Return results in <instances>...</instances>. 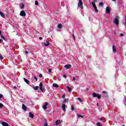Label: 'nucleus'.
Instances as JSON below:
<instances>
[{
    "instance_id": "1",
    "label": "nucleus",
    "mask_w": 126,
    "mask_h": 126,
    "mask_svg": "<svg viewBox=\"0 0 126 126\" xmlns=\"http://www.w3.org/2000/svg\"><path fill=\"white\" fill-rule=\"evenodd\" d=\"M119 19L120 17L119 16H117L114 20V23H115L116 26H119V25L120 24V21H119Z\"/></svg>"
},
{
    "instance_id": "2",
    "label": "nucleus",
    "mask_w": 126,
    "mask_h": 126,
    "mask_svg": "<svg viewBox=\"0 0 126 126\" xmlns=\"http://www.w3.org/2000/svg\"><path fill=\"white\" fill-rule=\"evenodd\" d=\"M78 7H80L81 9H83V3L82 2V0H79Z\"/></svg>"
},
{
    "instance_id": "3",
    "label": "nucleus",
    "mask_w": 126,
    "mask_h": 126,
    "mask_svg": "<svg viewBox=\"0 0 126 126\" xmlns=\"http://www.w3.org/2000/svg\"><path fill=\"white\" fill-rule=\"evenodd\" d=\"M93 96L94 97H97V99H101V95L99 94H96L95 93H94L93 94Z\"/></svg>"
},
{
    "instance_id": "4",
    "label": "nucleus",
    "mask_w": 126,
    "mask_h": 126,
    "mask_svg": "<svg viewBox=\"0 0 126 126\" xmlns=\"http://www.w3.org/2000/svg\"><path fill=\"white\" fill-rule=\"evenodd\" d=\"M92 4L94 8L95 12H98V9H97V7L96 6V4H95V2H92Z\"/></svg>"
},
{
    "instance_id": "5",
    "label": "nucleus",
    "mask_w": 126,
    "mask_h": 126,
    "mask_svg": "<svg viewBox=\"0 0 126 126\" xmlns=\"http://www.w3.org/2000/svg\"><path fill=\"white\" fill-rule=\"evenodd\" d=\"M20 15H21V16H26V13H25V11H24V10H22L20 13Z\"/></svg>"
},
{
    "instance_id": "6",
    "label": "nucleus",
    "mask_w": 126,
    "mask_h": 126,
    "mask_svg": "<svg viewBox=\"0 0 126 126\" xmlns=\"http://www.w3.org/2000/svg\"><path fill=\"white\" fill-rule=\"evenodd\" d=\"M110 12H111V9H110L109 7H107L106 8V13L108 14V13H110Z\"/></svg>"
},
{
    "instance_id": "7",
    "label": "nucleus",
    "mask_w": 126,
    "mask_h": 126,
    "mask_svg": "<svg viewBox=\"0 0 126 126\" xmlns=\"http://www.w3.org/2000/svg\"><path fill=\"white\" fill-rule=\"evenodd\" d=\"M39 89L41 91H43V84L42 82H40L39 84Z\"/></svg>"
},
{
    "instance_id": "8",
    "label": "nucleus",
    "mask_w": 126,
    "mask_h": 126,
    "mask_svg": "<svg viewBox=\"0 0 126 126\" xmlns=\"http://www.w3.org/2000/svg\"><path fill=\"white\" fill-rule=\"evenodd\" d=\"M62 110L64 112H65V111H66V110L65 109V104H64V103L62 104Z\"/></svg>"
},
{
    "instance_id": "9",
    "label": "nucleus",
    "mask_w": 126,
    "mask_h": 126,
    "mask_svg": "<svg viewBox=\"0 0 126 126\" xmlns=\"http://www.w3.org/2000/svg\"><path fill=\"white\" fill-rule=\"evenodd\" d=\"M56 124V126H58L59 125H60V124H61L62 123H63V121H61V120H57L55 122Z\"/></svg>"
},
{
    "instance_id": "10",
    "label": "nucleus",
    "mask_w": 126,
    "mask_h": 126,
    "mask_svg": "<svg viewBox=\"0 0 126 126\" xmlns=\"http://www.w3.org/2000/svg\"><path fill=\"white\" fill-rule=\"evenodd\" d=\"M64 67H65V68H67V69H69V68H70V67H71V64H66L64 65Z\"/></svg>"
},
{
    "instance_id": "11",
    "label": "nucleus",
    "mask_w": 126,
    "mask_h": 126,
    "mask_svg": "<svg viewBox=\"0 0 126 126\" xmlns=\"http://www.w3.org/2000/svg\"><path fill=\"white\" fill-rule=\"evenodd\" d=\"M0 15L3 18H5V15H4V14L2 13V12H1L0 10Z\"/></svg>"
},
{
    "instance_id": "12",
    "label": "nucleus",
    "mask_w": 126,
    "mask_h": 126,
    "mask_svg": "<svg viewBox=\"0 0 126 126\" xmlns=\"http://www.w3.org/2000/svg\"><path fill=\"white\" fill-rule=\"evenodd\" d=\"M48 103L47 102H45V104L43 105V108L44 110H46L47 109V106H48Z\"/></svg>"
},
{
    "instance_id": "13",
    "label": "nucleus",
    "mask_w": 126,
    "mask_h": 126,
    "mask_svg": "<svg viewBox=\"0 0 126 126\" xmlns=\"http://www.w3.org/2000/svg\"><path fill=\"white\" fill-rule=\"evenodd\" d=\"M22 109L23 110H24V111H26L27 110V107H26V106H25V105L23 104L22 105Z\"/></svg>"
},
{
    "instance_id": "14",
    "label": "nucleus",
    "mask_w": 126,
    "mask_h": 126,
    "mask_svg": "<svg viewBox=\"0 0 126 126\" xmlns=\"http://www.w3.org/2000/svg\"><path fill=\"white\" fill-rule=\"evenodd\" d=\"M1 124L3 126H10L9 125H8V124L4 122H3Z\"/></svg>"
},
{
    "instance_id": "15",
    "label": "nucleus",
    "mask_w": 126,
    "mask_h": 126,
    "mask_svg": "<svg viewBox=\"0 0 126 126\" xmlns=\"http://www.w3.org/2000/svg\"><path fill=\"white\" fill-rule=\"evenodd\" d=\"M44 45L46 46V47H48L50 45V42L46 41V42L44 43Z\"/></svg>"
},
{
    "instance_id": "16",
    "label": "nucleus",
    "mask_w": 126,
    "mask_h": 126,
    "mask_svg": "<svg viewBox=\"0 0 126 126\" xmlns=\"http://www.w3.org/2000/svg\"><path fill=\"white\" fill-rule=\"evenodd\" d=\"M112 49L113 52L116 53L117 52V50L116 49V46H115V45H113Z\"/></svg>"
},
{
    "instance_id": "17",
    "label": "nucleus",
    "mask_w": 126,
    "mask_h": 126,
    "mask_svg": "<svg viewBox=\"0 0 126 126\" xmlns=\"http://www.w3.org/2000/svg\"><path fill=\"white\" fill-rule=\"evenodd\" d=\"M23 79H24L25 82H26V83H27V84H29V83H30V82L29 81V80H27V79L26 78H24Z\"/></svg>"
},
{
    "instance_id": "18",
    "label": "nucleus",
    "mask_w": 126,
    "mask_h": 126,
    "mask_svg": "<svg viewBox=\"0 0 126 126\" xmlns=\"http://www.w3.org/2000/svg\"><path fill=\"white\" fill-rule=\"evenodd\" d=\"M29 117L30 118H31L32 119H33V118H34V115L33 114H32V113L30 112L29 113Z\"/></svg>"
},
{
    "instance_id": "19",
    "label": "nucleus",
    "mask_w": 126,
    "mask_h": 126,
    "mask_svg": "<svg viewBox=\"0 0 126 126\" xmlns=\"http://www.w3.org/2000/svg\"><path fill=\"white\" fill-rule=\"evenodd\" d=\"M66 88H67L68 92L69 93H71V89L68 86H67Z\"/></svg>"
},
{
    "instance_id": "20",
    "label": "nucleus",
    "mask_w": 126,
    "mask_h": 126,
    "mask_svg": "<svg viewBox=\"0 0 126 126\" xmlns=\"http://www.w3.org/2000/svg\"><path fill=\"white\" fill-rule=\"evenodd\" d=\"M53 87H56V88H58V87H59V85H58V84H53Z\"/></svg>"
},
{
    "instance_id": "21",
    "label": "nucleus",
    "mask_w": 126,
    "mask_h": 126,
    "mask_svg": "<svg viewBox=\"0 0 126 126\" xmlns=\"http://www.w3.org/2000/svg\"><path fill=\"white\" fill-rule=\"evenodd\" d=\"M71 110L72 111H74V105L72 104L71 106Z\"/></svg>"
},
{
    "instance_id": "22",
    "label": "nucleus",
    "mask_w": 126,
    "mask_h": 126,
    "mask_svg": "<svg viewBox=\"0 0 126 126\" xmlns=\"http://www.w3.org/2000/svg\"><path fill=\"white\" fill-rule=\"evenodd\" d=\"M96 125H97V126H103V125H102V124H101V123H99V122H98V123H96Z\"/></svg>"
},
{
    "instance_id": "23",
    "label": "nucleus",
    "mask_w": 126,
    "mask_h": 126,
    "mask_svg": "<svg viewBox=\"0 0 126 126\" xmlns=\"http://www.w3.org/2000/svg\"><path fill=\"white\" fill-rule=\"evenodd\" d=\"M33 89H34L35 90H38L39 89V87L38 86L34 87Z\"/></svg>"
},
{
    "instance_id": "24",
    "label": "nucleus",
    "mask_w": 126,
    "mask_h": 126,
    "mask_svg": "<svg viewBox=\"0 0 126 126\" xmlns=\"http://www.w3.org/2000/svg\"><path fill=\"white\" fill-rule=\"evenodd\" d=\"M78 101H80L81 102H82L83 101L80 97H78Z\"/></svg>"
},
{
    "instance_id": "25",
    "label": "nucleus",
    "mask_w": 126,
    "mask_h": 126,
    "mask_svg": "<svg viewBox=\"0 0 126 126\" xmlns=\"http://www.w3.org/2000/svg\"><path fill=\"white\" fill-rule=\"evenodd\" d=\"M100 121L103 120V123H105L106 122V120H104L103 118H100Z\"/></svg>"
},
{
    "instance_id": "26",
    "label": "nucleus",
    "mask_w": 126,
    "mask_h": 126,
    "mask_svg": "<svg viewBox=\"0 0 126 126\" xmlns=\"http://www.w3.org/2000/svg\"><path fill=\"white\" fill-rule=\"evenodd\" d=\"M58 28H62V27H63V26H62V24H59V25H58Z\"/></svg>"
},
{
    "instance_id": "27",
    "label": "nucleus",
    "mask_w": 126,
    "mask_h": 126,
    "mask_svg": "<svg viewBox=\"0 0 126 126\" xmlns=\"http://www.w3.org/2000/svg\"><path fill=\"white\" fill-rule=\"evenodd\" d=\"M99 5L103 6V5H104V3H103L102 2H99Z\"/></svg>"
},
{
    "instance_id": "28",
    "label": "nucleus",
    "mask_w": 126,
    "mask_h": 126,
    "mask_svg": "<svg viewBox=\"0 0 126 126\" xmlns=\"http://www.w3.org/2000/svg\"><path fill=\"white\" fill-rule=\"evenodd\" d=\"M35 5H39V3L37 1H35Z\"/></svg>"
},
{
    "instance_id": "29",
    "label": "nucleus",
    "mask_w": 126,
    "mask_h": 126,
    "mask_svg": "<svg viewBox=\"0 0 126 126\" xmlns=\"http://www.w3.org/2000/svg\"><path fill=\"white\" fill-rule=\"evenodd\" d=\"M3 107V104L2 103H0V108H2Z\"/></svg>"
},
{
    "instance_id": "30",
    "label": "nucleus",
    "mask_w": 126,
    "mask_h": 126,
    "mask_svg": "<svg viewBox=\"0 0 126 126\" xmlns=\"http://www.w3.org/2000/svg\"><path fill=\"white\" fill-rule=\"evenodd\" d=\"M1 38H2V39H3V40H5V37H4L3 36V35H1Z\"/></svg>"
},
{
    "instance_id": "31",
    "label": "nucleus",
    "mask_w": 126,
    "mask_h": 126,
    "mask_svg": "<svg viewBox=\"0 0 126 126\" xmlns=\"http://www.w3.org/2000/svg\"><path fill=\"white\" fill-rule=\"evenodd\" d=\"M65 97V95H64V94H63V95L62 96V98H63V99H64Z\"/></svg>"
},
{
    "instance_id": "32",
    "label": "nucleus",
    "mask_w": 126,
    "mask_h": 126,
    "mask_svg": "<svg viewBox=\"0 0 126 126\" xmlns=\"http://www.w3.org/2000/svg\"><path fill=\"white\" fill-rule=\"evenodd\" d=\"M0 60H3V57H2L1 55L0 56Z\"/></svg>"
},
{
    "instance_id": "33",
    "label": "nucleus",
    "mask_w": 126,
    "mask_h": 126,
    "mask_svg": "<svg viewBox=\"0 0 126 126\" xmlns=\"http://www.w3.org/2000/svg\"><path fill=\"white\" fill-rule=\"evenodd\" d=\"M42 77H43V75L42 74H40L39 75V77H40L41 78Z\"/></svg>"
},
{
    "instance_id": "34",
    "label": "nucleus",
    "mask_w": 126,
    "mask_h": 126,
    "mask_svg": "<svg viewBox=\"0 0 126 126\" xmlns=\"http://www.w3.org/2000/svg\"><path fill=\"white\" fill-rule=\"evenodd\" d=\"M34 79H35L36 81H38V78H37V77H36V76H34Z\"/></svg>"
},
{
    "instance_id": "35",
    "label": "nucleus",
    "mask_w": 126,
    "mask_h": 126,
    "mask_svg": "<svg viewBox=\"0 0 126 126\" xmlns=\"http://www.w3.org/2000/svg\"><path fill=\"white\" fill-rule=\"evenodd\" d=\"M72 36H73V38L74 40H75V36H74V34H73Z\"/></svg>"
},
{
    "instance_id": "36",
    "label": "nucleus",
    "mask_w": 126,
    "mask_h": 126,
    "mask_svg": "<svg viewBox=\"0 0 126 126\" xmlns=\"http://www.w3.org/2000/svg\"><path fill=\"white\" fill-rule=\"evenodd\" d=\"M2 97H3L2 94H0V99H1V98H2Z\"/></svg>"
},
{
    "instance_id": "37",
    "label": "nucleus",
    "mask_w": 126,
    "mask_h": 126,
    "mask_svg": "<svg viewBox=\"0 0 126 126\" xmlns=\"http://www.w3.org/2000/svg\"><path fill=\"white\" fill-rule=\"evenodd\" d=\"M78 117H79V118H83V116L82 115H78Z\"/></svg>"
},
{
    "instance_id": "38",
    "label": "nucleus",
    "mask_w": 126,
    "mask_h": 126,
    "mask_svg": "<svg viewBox=\"0 0 126 126\" xmlns=\"http://www.w3.org/2000/svg\"><path fill=\"white\" fill-rule=\"evenodd\" d=\"M120 36H121V37H124V33H121V34H120Z\"/></svg>"
},
{
    "instance_id": "39",
    "label": "nucleus",
    "mask_w": 126,
    "mask_h": 126,
    "mask_svg": "<svg viewBox=\"0 0 126 126\" xmlns=\"http://www.w3.org/2000/svg\"><path fill=\"white\" fill-rule=\"evenodd\" d=\"M48 71H49V72H52V69H49L48 70Z\"/></svg>"
},
{
    "instance_id": "40",
    "label": "nucleus",
    "mask_w": 126,
    "mask_h": 126,
    "mask_svg": "<svg viewBox=\"0 0 126 126\" xmlns=\"http://www.w3.org/2000/svg\"><path fill=\"white\" fill-rule=\"evenodd\" d=\"M65 102H66V99H64L63 101V103H65Z\"/></svg>"
},
{
    "instance_id": "41",
    "label": "nucleus",
    "mask_w": 126,
    "mask_h": 126,
    "mask_svg": "<svg viewBox=\"0 0 126 126\" xmlns=\"http://www.w3.org/2000/svg\"><path fill=\"white\" fill-rule=\"evenodd\" d=\"M44 126H48V123H45V124H44Z\"/></svg>"
},
{
    "instance_id": "42",
    "label": "nucleus",
    "mask_w": 126,
    "mask_h": 126,
    "mask_svg": "<svg viewBox=\"0 0 126 126\" xmlns=\"http://www.w3.org/2000/svg\"><path fill=\"white\" fill-rule=\"evenodd\" d=\"M23 7H24V4H23L21 6V8H23Z\"/></svg>"
},
{
    "instance_id": "43",
    "label": "nucleus",
    "mask_w": 126,
    "mask_h": 126,
    "mask_svg": "<svg viewBox=\"0 0 126 126\" xmlns=\"http://www.w3.org/2000/svg\"><path fill=\"white\" fill-rule=\"evenodd\" d=\"M1 42H2V39H0V43H1Z\"/></svg>"
},
{
    "instance_id": "44",
    "label": "nucleus",
    "mask_w": 126,
    "mask_h": 126,
    "mask_svg": "<svg viewBox=\"0 0 126 126\" xmlns=\"http://www.w3.org/2000/svg\"><path fill=\"white\" fill-rule=\"evenodd\" d=\"M63 77H64V78H66V76H65V75H63Z\"/></svg>"
},
{
    "instance_id": "45",
    "label": "nucleus",
    "mask_w": 126,
    "mask_h": 126,
    "mask_svg": "<svg viewBox=\"0 0 126 126\" xmlns=\"http://www.w3.org/2000/svg\"><path fill=\"white\" fill-rule=\"evenodd\" d=\"M73 80L74 81H75V78L74 77H73Z\"/></svg>"
},
{
    "instance_id": "46",
    "label": "nucleus",
    "mask_w": 126,
    "mask_h": 126,
    "mask_svg": "<svg viewBox=\"0 0 126 126\" xmlns=\"http://www.w3.org/2000/svg\"><path fill=\"white\" fill-rule=\"evenodd\" d=\"M14 89H17V88L16 87V86H14Z\"/></svg>"
},
{
    "instance_id": "47",
    "label": "nucleus",
    "mask_w": 126,
    "mask_h": 126,
    "mask_svg": "<svg viewBox=\"0 0 126 126\" xmlns=\"http://www.w3.org/2000/svg\"><path fill=\"white\" fill-rule=\"evenodd\" d=\"M43 39V38H42V37H39V40H42Z\"/></svg>"
},
{
    "instance_id": "48",
    "label": "nucleus",
    "mask_w": 126,
    "mask_h": 126,
    "mask_svg": "<svg viewBox=\"0 0 126 126\" xmlns=\"http://www.w3.org/2000/svg\"><path fill=\"white\" fill-rule=\"evenodd\" d=\"M102 93H104V94H106V93H107L105 91H103V92H102Z\"/></svg>"
},
{
    "instance_id": "49",
    "label": "nucleus",
    "mask_w": 126,
    "mask_h": 126,
    "mask_svg": "<svg viewBox=\"0 0 126 126\" xmlns=\"http://www.w3.org/2000/svg\"><path fill=\"white\" fill-rule=\"evenodd\" d=\"M125 22H126V15H125Z\"/></svg>"
},
{
    "instance_id": "50",
    "label": "nucleus",
    "mask_w": 126,
    "mask_h": 126,
    "mask_svg": "<svg viewBox=\"0 0 126 126\" xmlns=\"http://www.w3.org/2000/svg\"><path fill=\"white\" fill-rule=\"evenodd\" d=\"M25 54H28V52L26 51V52H25Z\"/></svg>"
},
{
    "instance_id": "51",
    "label": "nucleus",
    "mask_w": 126,
    "mask_h": 126,
    "mask_svg": "<svg viewBox=\"0 0 126 126\" xmlns=\"http://www.w3.org/2000/svg\"><path fill=\"white\" fill-rule=\"evenodd\" d=\"M0 35H1V31H0Z\"/></svg>"
},
{
    "instance_id": "52",
    "label": "nucleus",
    "mask_w": 126,
    "mask_h": 126,
    "mask_svg": "<svg viewBox=\"0 0 126 126\" xmlns=\"http://www.w3.org/2000/svg\"><path fill=\"white\" fill-rule=\"evenodd\" d=\"M125 100L126 101V96L125 97Z\"/></svg>"
},
{
    "instance_id": "53",
    "label": "nucleus",
    "mask_w": 126,
    "mask_h": 126,
    "mask_svg": "<svg viewBox=\"0 0 126 126\" xmlns=\"http://www.w3.org/2000/svg\"><path fill=\"white\" fill-rule=\"evenodd\" d=\"M112 0V1H116V0Z\"/></svg>"
},
{
    "instance_id": "54",
    "label": "nucleus",
    "mask_w": 126,
    "mask_h": 126,
    "mask_svg": "<svg viewBox=\"0 0 126 126\" xmlns=\"http://www.w3.org/2000/svg\"><path fill=\"white\" fill-rule=\"evenodd\" d=\"M94 1H97V0H94Z\"/></svg>"
},
{
    "instance_id": "55",
    "label": "nucleus",
    "mask_w": 126,
    "mask_h": 126,
    "mask_svg": "<svg viewBox=\"0 0 126 126\" xmlns=\"http://www.w3.org/2000/svg\"><path fill=\"white\" fill-rule=\"evenodd\" d=\"M96 105H97V106H99V104H98V103H97Z\"/></svg>"
}]
</instances>
